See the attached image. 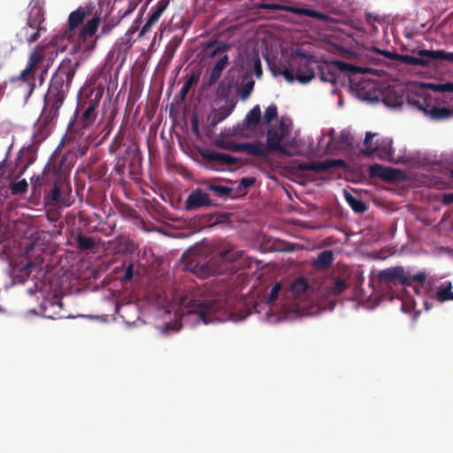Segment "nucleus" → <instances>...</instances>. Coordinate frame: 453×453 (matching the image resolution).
I'll use <instances>...</instances> for the list:
<instances>
[{
    "instance_id": "6e6d98bb",
    "label": "nucleus",
    "mask_w": 453,
    "mask_h": 453,
    "mask_svg": "<svg viewBox=\"0 0 453 453\" xmlns=\"http://www.w3.org/2000/svg\"><path fill=\"white\" fill-rule=\"evenodd\" d=\"M10 236V233L7 230V226H0V243L4 242Z\"/></svg>"
},
{
    "instance_id": "aec40b11",
    "label": "nucleus",
    "mask_w": 453,
    "mask_h": 453,
    "mask_svg": "<svg viewBox=\"0 0 453 453\" xmlns=\"http://www.w3.org/2000/svg\"><path fill=\"white\" fill-rule=\"evenodd\" d=\"M150 1V0H147V2L142 5V7L140 10V17L132 24V26L128 28L124 36L121 38V42L119 43L120 50H127L131 47L133 35L139 29L142 15L145 12Z\"/></svg>"
},
{
    "instance_id": "c03bdc74",
    "label": "nucleus",
    "mask_w": 453,
    "mask_h": 453,
    "mask_svg": "<svg viewBox=\"0 0 453 453\" xmlns=\"http://www.w3.org/2000/svg\"><path fill=\"white\" fill-rule=\"evenodd\" d=\"M89 144L88 142H79L75 148L69 150L73 158L83 157L88 150Z\"/></svg>"
},
{
    "instance_id": "79ce46f5",
    "label": "nucleus",
    "mask_w": 453,
    "mask_h": 453,
    "mask_svg": "<svg viewBox=\"0 0 453 453\" xmlns=\"http://www.w3.org/2000/svg\"><path fill=\"white\" fill-rule=\"evenodd\" d=\"M255 82L254 81H248L247 82H244L239 92L238 95L241 97L242 100H246L251 94L253 88H254Z\"/></svg>"
},
{
    "instance_id": "8fccbe9b",
    "label": "nucleus",
    "mask_w": 453,
    "mask_h": 453,
    "mask_svg": "<svg viewBox=\"0 0 453 453\" xmlns=\"http://www.w3.org/2000/svg\"><path fill=\"white\" fill-rule=\"evenodd\" d=\"M435 89L441 92H453V83L446 82L435 86Z\"/></svg>"
},
{
    "instance_id": "e433bc0d",
    "label": "nucleus",
    "mask_w": 453,
    "mask_h": 453,
    "mask_svg": "<svg viewBox=\"0 0 453 453\" xmlns=\"http://www.w3.org/2000/svg\"><path fill=\"white\" fill-rule=\"evenodd\" d=\"M216 147L227 150L232 152H240L241 143L235 142L234 141H227L224 139H217L214 142Z\"/></svg>"
},
{
    "instance_id": "a18cd8bd",
    "label": "nucleus",
    "mask_w": 453,
    "mask_h": 453,
    "mask_svg": "<svg viewBox=\"0 0 453 453\" xmlns=\"http://www.w3.org/2000/svg\"><path fill=\"white\" fill-rule=\"evenodd\" d=\"M27 182L25 180L14 182L11 186V191L12 195H22L27 190Z\"/></svg>"
},
{
    "instance_id": "bf43d9fd",
    "label": "nucleus",
    "mask_w": 453,
    "mask_h": 453,
    "mask_svg": "<svg viewBox=\"0 0 453 453\" xmlns=\"http://www.w3.org/2000/svg\"><path fill=\"white\" fill-rule=\"evenodd\" d=\"M365 16H366V20L369 23L377 19L376 17L371 12L366 13Z\"/></svg>"
},
{
    "instance_id": "2f4dec72",
    "label": "nucleus",
    "mask_w": 453,
    "mask_h": 453,
    "mask_svg": "<svg viewBox=\"0 0 453 453\" xmlns=\"http://www.w3.org/2000/svg\"><path fill=\"white\" fill-rule=\"evenodd\" d=\"M345 199L355 212L362 213L367 210L366 204L362 200L355 197L349 192H345Z\"/></svg>"
},
{
    "instance_id": "052dcab7",
    "label": "nucleus",
    "mask_w": 453,
    "mask_h": 453,
    "mask_svg": "<svg viewBox=\"0 0 453 453\" xmlns=\"http://www.w3.org/2000/svg\"><path fill=\"white\" fill-rule=\"evenodd\" d=\"M423 304H424L425 309H426V311L430 310L431 305L428 303V302H427L426 299H424V300H423Z\"/></svg>"
},
{
    "instance_id": "39448f33",
    "label": "nucleus",
    "mask_w": 453,
    "mask_h": 453,
    "mask_svg": "<svg viewBox=\"0 0 453 453\" xmlns=\"http://www.w3.org/2000/svg\"><path fill=\"white\" fill-rule=\"evenodd\" d=\"M380 54L390 59H399L403 63L410 65H420L428 67L435 61H447L453 63V52H447L442 50H419L417 51L418 56L398 55L395 52L387 50H379Z\"/></svg>"
},
{
    "instance_id": "6e6552de",
    "label": "nucleus",
    "mask_w": 453,
    "mask_h": 453,
    "mask_svg": "<svg viewBox=\"0 0 453 453\" xmlns=\"http://www.w3.org/2000/svg\"><path fill=\"white\" fill-rule=\"evenodd\" d=\"M319 78L322 81L336 83L339 73H365V69L345 63L340 60L325 61L317 65Z\"/></svg>"
},
{
    "instance_id": "f704fd0d",
    "label": "nucleus",
    "mask_w": 453,
    "mask_h": 453,
    "mask_svg": "<svg viewBox=\"0 0 453 453\" xmlns=\"http://www.w3.org/2000/svg\"><path fill=\"white\" fill-rule=\"evenodd\" d=\"M35 159L34 150L31 147L23 148L19 152L18 160L20 164H24L23 168L26 169Z\"/></svg>"
},
{
    "instance_id": "f3484780",
    "label": "nucleus",
    "mask_w": 453,
    "mask_h": 453,
    "mask_svg": "<svg viewBox=\"0 0 453 453\" xmlns=\"http://www.w3.org/2000/svg\"><path fill=\"white\" fill-rule=\"evenodd\" d=\"M345 162L342 159H326L321 162H303L298 165L300 171H312L316 173H326L336 166H343Z\"/></svg>"
},
{
    "instance_id": "7c9ffc66",
    "label": "nucleus",
    "mask_w": 453,
    "mask_h": 453,
    "mask_svg": "<svg viewBox=\"0 0 453 453\" xmlns=\"http://www.w3.org/2000/svg\"><path fill=\"white\" fill-rule=\"evenodd\" d=\"M85 19V11L80 7L76 11L70 13L68 18L69 29L72 31L81 25Z\"/></svg>"
},
{
    "instance_id": "09e8293b",
    "label": "nucleus",
    "mask_w": 453,
    "mask_h": 453,
    "mask_svg": "<svg viewBox=\"0 0 453 453\" xmlns=\"http://www.w3.org/2000/svg\"><path fill=\"white\" fill-rule=\"evenodd\" d=\"M280 291V285L275 284L270 291V294L268 296V302L273 303L274 301H276L279 296Z\"/></svg>"
},
{
    "instance_id": "b1692460",
    "label": "nucleus",
    "mask_w": 453,
    "mask_h": 453,
    "mask_svg": "<svg viewBox=\"0 0 453 453\" xmlns=\"http://www.w3.org/2000/svg\"><path fill=\"white\" fill-rule=\"evenodd\" d=\"M240 152H246L247 154L257 157H268L267 151L265 150L261 141L241 143Z\"/></svg>"
},
{
    "instance_id": "4be33fe9",
    "label": "nucleus",
    "mask_w": 453,
    "mask_h": 453,
    "mask_svg": "<svg viewBox=\"0 0 453 453\" xmlns=\"http://www.w3.org/2000/svg\"><path fill=\"white\" fill-rule=\"evenodd\" d=\"M235 105L236 102L231 99L226 102V105L214 110L210 123L211 127H215L219 123L226 119L232 113Z\"/></svg>"
},
{
    "instance_id": "6ab92c4d",
    "label": "nucleus",
    "mask_w": 453,
    "mask_h": 453,
    "mask_svg": "<svg viewBox=\"0 0 453 453\" xmlns=\"http://www.w3.org/2000/svg\"><path fill=\"white\" fill-rule=\"evenodd\" d=\"M202 156L208 161L219 163L224 165H236L240 164L239 158L221 152L206 150L202 153Z\"/></svg>"
},
{
    "instance_id": "864d4df0",
    "label": "nucleus",
    "mask_w": 453,
    "mask_h": 453,
    "mask_svg": "<svg viewBox=\"0 0 453 453\" xmlns=\"http://www.w3.org/2000/svg\"><path fill=\"white\" fill-rule=\"evenodd\" d=\"M254 73L255 75L257 77V78H260L261 75H262V65H261V62H260V59L257 58L255 61H254Z\"/></svg>"
},
{
    "instance_id": "1a4fd4ad",
    "label": "nucleus",
    "mask_w": 453,
    "mask_h": 453,
    "mask_svg": "<svg viewBox=\"0 0 453 453\" xmlns=\"http://www.w3.org/2000/svg\"><path fill=\"white\" fill-rule=\"evenodd\" d=\"M35 247V244L33 242H27L24 246L22 255L27 258L26 263L17 264L12 260L10 261L12 275L14 281L18 283H24L32 273V269L41 267L43 263V259L40 256H37L34 260L31 259L30 252L34 250Z\"/></svg>"
},
{
    "instance_id": "7ed1b4c3",
    "label": "nucleus",
    "mask_w": 453,
    "mask_h": 453,
    "mask_svg": "<svg viewBox=\"0 0 453 453\" xmlns=\"http://www.w3.org/2000/svg\"><path fill=\"white\" fill-rule=\"evenodd\" d=\"M51 59H46V47L37 45L30 53L26 67L17 76L10 79L11 83L20 82L25 84L27 89V96H31L35 88V73L42 69L41 82L44 80V74L48 72Z\"/></svg>"
},
{
    "instance_id": "680f3d73",
    "label": "nucleus",
    "mask_w": 453,
    "mask_h": 453,
    "mask_svg": "<svg viewBox=\"0 0 453 453\" xmlns=\"http://www.w3.org/2000/svg\"><path fill=\"white\" fill-rule=\"evenodd\" d=\"M7 133H8V129L7 128H4V127H0V135H4V134H5Z\"/></svg>"
},
{
    "instance_id": "4d7b16f0",
    "label": "nucleus",
    "mask_w": 453,
    "mask_h": 453,
    "mask_svg": "<svg viewBox=\"0 0 453 453\" xmlns=\"http://www.w3.org/2000/svg\"><path fill=\"white\" fill-rule=\"evenodd\" d=\"M442 203L446 205L453 203V193L444 194Z\"/></svg>"
},
{
    "instance_id": "473e14b6",
    "label": "nucleus",
    "mask_w": 453,
    "mask_h": 453,
    "mask_svg": "<svg viewBox=\"0 0 453 453\" xmlns=\"http://www.w3.org/2000/svg\"><path fill=\"white\" fill-rule=\"evenodd\" d=\"M200 74L198 73L193 72L189 75H187V80L180 90L179 96L180 99H184L188 94L192 86L199 81Z\"/></svg>"
},
{
    "instance_id": "dca6fc26",
    "label": "nucleus",
    "mask_w": 453,
    "mask_h": 453,
    "mask_svg": "<svg viewBox=\"0 0 453 453\" xmlns=\"http://www.w3.org/2000/svg\"><path fill=\"white\" fill-rule=\"evenodd\" d=\"M48 184H52V187L50 188V191L46 196L47 199L54 204H61L65 206L68 205V203H65V199L62 197L61 195L62 192L65 191V189L70 190L68 181L63 177H58L51 179L50 182L42 184V186Z\"/></svg>"
},
{
    "instance_id": "f03ea898",
    "label": "nucleus",
    "mask_w": 453,
    "mask_h": 453,
    "mask_svg": "<svg viewBox=\"0 0 453 453\" xmlns=\"http://www.w3.org/2000/svg\"><path fill=\"white\" fill-rule=\"evenodd\" d=\"M180 306L186 314H194L204 324L219 320V312L223 309L221 301L211 296L194 293L180 299Z\"/></svg>"
},
{
    "instance_id": "20e7f679",
    "label": "nucleus",
    "mask_w": 453,
    "mask_h": 453,
    "mask_svg": "<svg viewBox=\"0 0 453 453\" xmlns=\"http://www.w3.org/2000/svg\"><path fill=\"white\" fill-rule=\"evenodd\" d=\"M43 4V0H32L30 2L27 22L16 34L19 42L31 44L40 38L42 32L46 31L43 25L45 21Z\"/></svg>"
},
{
    "instance_id": "e2e57ef3",
    "label": "nucleus",
    "mask_w": 453,
    "mask_h": 453,
    "mask_svg": "<svg viewBox=\"0 0 453 453\" xmlns=\"http://www.w3.org/2000/svg\"><path fill=\"white\" fill-rule=\"evenodd\" d=\"M450 175H451V177L453 178V168H452V169H451V171H450Z\"/></svg>"
},
{
    "instance_id": "bb28decb",
    "label": "nucleus",
    "mask_w": 453,
    "mask_h": 453,
    "mask_svg": "<svg viewBox=\"0 0 453 453\" xmlns=\"http://www.w3.org/2000/svg\"><path fill=\"white\" fill-rule=\"evenodd\" d=\"M76 248L81 251H87L95 249L97 246L96 242L91 236L78 234L76 238Z\"/></svg>"
},
{
    "instance_id": "4c0bfd02",
    "label": "nucleus",
    "mask_w": 453,
    "mask_h": 453,
    "mask_svg": "<svg viewBox=\"0 0 453 453\" xmlns=\"http://www.w3.org/2000/svg\"><path fill=\"white\" fill-rule=\"evenodd\" d=\"M206 188L210 191L214 192L219 197H227L231 195L233 190L232 188L221 186L214 183H209L206 185Z\"/></svg>"
},
{
    "instance_id": "cd10ccee",
    "label": "nucleus",
    "mask_w": 453,
    "mask_h": 453,
    "mask_svg": "<svg viewBox=\"0 0 453 453\" xmlns=\"http://www.w3.org/2000/svg\"><path fill=\"white\" fill-rule=\"evenodd\" d=\"M334 260V253L332 250H327L320 252L317 258L313 261V265L319 269L327 268Z\"/></svg>"
},
{
    "instance_id": "c9c22d12",
    "label": "nucleus",
    "mask_w": 453,
    "mask_h": 453,
    "mask_svg": "<svg viewBox=\"0 0 453 453\" xmlns=\"http://www.w3.org/2000/svg\"><path fill=\"white\" fill-rule=\"evenodd\" d=\"M348 288L346 280L336 278L333 284L328 288L327 293L329 296H340Z\"/></svg>"
},
{
    "instance_id": "f8f14e48",
    "label": "nucleus",
    "mask_w": 453,
    "mask_h": 453,
    "mask_svg": "<svg viewBox=\"0 0 453 453\" xmlns=\"http://www.w3.org/2000/svg\"><path fill=\"white\" fill-rule=\"evenodd\" d=\"M297 60L295 61L296 65V78L303 84L308 83L315 77V68L318 62L313 56H307L303 52H297Z\"/></svg>"
},
{
    "instance_id": "9b49d317",
    "label": "nucleus",
    "mask_w": 453,
    "mask_h": 453,
    "mask_svg": "<svg viewBox=\"0 0 453 453\" xmlns=\"http://www.w3.org/2000/svg\"><path fill=\"white\" fill-rule=\"evenodd\" d=\"M288 134L289 128L283 121L279 123L278 128H269L266 132V146L265 147L267 156L272 152H279L283 156L290 157V151L281 144Z\"/></svg>"
},
{
    "instance_id": "a878e982",
    "label": "nucleus",
    "mask_w": 453,
    "mask_h": 453,
    "mask_svg": "<svg viewBox=\"0 0 453 453\" xmlns=\"http://www.w3.org/2000/svg\"><path fill=\"white\" fill-rule=\"evenodd\" d=\"M394 170L388 167L382 166L378 164H374L370 166L369 173L371 177H380L383 180H393Z\"/></svg>"
},
{
    "instance_id": "603ef678",
    "label": "nucleus",
    "mask_w": 453,
    "mask_h": 453,
    "mask_svg": "<svg viewBox=\"0 0 453 453\" xmlns=\"http://www.w3.org/2000/svg\"><path fill=\"white\" fill-rule=\"evenodd\" d=\"M133 276H134V265L130 264L127 265V267L125 270L123 280L129 281L132 280Z\"/></svg>"
},
{
    "instance_id": "5701e85b",
    "label": "nucleus",
    "mask_w": 453,
    "mask_h": 453,
    "mask_svg": "<svg viewBox=\"0 0 453 453\" xmlns=\"http://www.w3.org/2000/svg\"><path fill=\"white\" fill-rule=\"evenodd\" d=\"M229 58L226 54L220 57L210 72L206 86L211 87L218 82L222 75L223 70L228 65Z\"/></svg>"
},
{
    "instance_id": "58836bf2",
    "label": "nucleus",
    "mask_w": 453,
    "mask_h": 453,
    "mask_svg": "<svg viewBox=\"0 0 453 453\" xmlns=\"http://www.w3.org/2000/svg\"><path fill=\"white\" fill-rule=\"evenodd\" d=\"M309 288V284L304 278L296 279L291 285V291L295 296L305 293Z\"/></svg>"
},
{
    "instance_id": "3c124183",
    "label": "nucleus",
    "mask_w": 453,
    "mask_h": 453,
    "mask_svg": "<svg viewBox=\"0 0 453 453\" xmlns=\"http://www.w3.org/2000/svg\"><path fill=\"white\" fill-rule=\"evenodd\" d=\"M256 180L254 177H244L240 180V187L242 188H249L251 187L255 183Z\"/></svg>"
},
{
    "instance_id": "f257e3e1",
    "label": "nucleus",
    "mask_w": 453,
    "mask_h": 453,
    "mask_svg": "<svg viewBox=\"0 0 453 453\" xmlns=\"http://www.w3.org/2000/svg\"><path fill=\"white\" fill-rule=\"evenodd\" d=\"M79 65V62H73L71 58H65L54 72L44 96L42 111L35 124L39 129L48 128L58 119V111L69 92Z\"/></svg>"
},
{
    "instance_id": "37998d69",
    "label": "nucleus",
    "mask_w": 453,
    "mask_h": 453,
    "mask_svg": "<svg viewBox=\"0 0 453 453\" xmlns=\"http://www.w3.org/2000/svg\"><path fill=\"white\" fill-rule=\"evenodd\" d=\"M142 0H127V6L119 10V15L123 19L133 12Z\"/></svg>"
},
{
    "instance_id": "0eeeda50",
    "label": "nucleus",
    "mask_w": 453,
    "mask_h": 453,
    "mask_svg": "<svg viewBox=\"0 0 453 453\" xmlns=\"http://www.w3.org/2000/svg\"><path fill=\"white\" fill-rule=\"evenodd\" d=\"M72 153L69 151L65 153L57 165L52 167H45L42 174L31 178L34 188L41 187L53 178L63 177L67 180L68 173L74 165Z\"/></svg>"
},
{
    "instance_id": "ea45409f",
    "label": "nucleus",
    "mask_w": 453,
    "mask_h": 453,
    "mask_svg": "<svg viewBox=\"0 0 453 453\" xmlns=\"http://www.w3.org/2000/svg\"><path fill=\"white\" fill-rule=\"evenodd\" d=\"M211 261H210L208 264H203L202 265L196 266L195 273L197 274V276L201 278H207L211 274H213L217 273V269L211 267Z\"/></svg>"
},
{
    "instance_id": "5fc2aeb1",
    "label": "nucleus",
    "mask_w": 453,
    "mask_h": 453,
    "mask_svg": "<svg viewBox=\"0 0 453 453\" xmlns=\"http://www.w3.org/2000/svg\"><path fill=\"white\" fill-rule=\"evenodd\" d=\"M282 74L285 78V80L288 82H292L294 81L295 80H296V76L294 75L293 73V71L288 69V68H285L282 72Z\"/></svg>"
},
{
    "instance_id": "4468645a",
    "label": "nucleus",
    "mask_w": 453,
    "mask_h": 453,
    "mask_svg": "<svg viewBox=\"0 0 453 453\" xmlns=\"http://www.w3.org/2000/svg\"><path fill=\"white\" fill-rule=\"evenodd\" d=\"M257 9H265V10H271V11H284L288 12H291L294 14H297L300 16H307L311 18L317 19L319 20L326 21L328 19V16L323 12L307 9V8H301V7H295L286 4H257Z\"/></svg>"
},
{
    "instance_id": "c85d7f7f",
    "label": "nucleus",
    "mask_w": 453,
    "mask_h": 453,
    "mask_svg": "<svg viewBox=\"0 0 453 453\" xmlns=\"http://www.w3.org/2000/svg\"><path fill=\"white\" fill-rule=\"evenodd\" d=\"M434 299L441 303L453 300L452 283L449 281L446 285H441L436 290Z\"/></svg>"
},
{
    "instance_id": "9d476101",
    "label": "nucleus",
    "mask_w": 453,
    "mask_h": 453,
    "mask_svg": "<svg viewBox=\"0 0 453 453\" xmlns=\"http://www.w3.org/2000/svg\"><path fill=\"white\" fill-rule=\"evenodd\" d=\"M376 136L377 134L366 132L364 142L365 148L361 150V153L367 156L376 155L380 160L392 161L394 158L392 140L388 137L377 138L372 146V141Z\"/></svg>"
},
{
    "instance_id": "72a5a7b5",
    "label": "nucleus",
    "mask_w": 453,
    "mask_h": 453,
    "mask_svg": "<svg viewBox=\"0 0 453 453\" xmlns=\"http://www.w3.org/2000/svg\"><path fill=\"white\" fill-rule=\"evenodd\" d=\"M261 119V111L258 105L252 108L246 115L244 126L256 127Z\"/></svg>"
},
{
    "instance_id": "a211bd4d",
    "label": "nucleus",
    "mask_w": 453,
    "mask_h": 453,
    "mask_svg": "<svg viewBox=\"0 0 453 453\" xmlns=\"http://www.w3.org/2000/svg\"><path fill=\"white\" fill-rule=\"evenodd\" d=\"M170 1L171 0H159L157 3L155 7L152 9L151 12L149 14L146 23L141 28L138 39L145 35L150 30L151 27L158 21L161 15L166 10Z\"/></svg>"
},
{
    "instance_id": "ddd939ff",
    "label": "nucleus",
    "mask_w": 453,
    "mask_h": 453,
    "mask_svg": "<svg viewBox=\"0 0 453 453\" xmlns=\"http://www.w3.org/2000/svg\"><path fill=\"white\" fill-rule=\"evenodd\" d=\"M410 275H406L404 268L402 266L388 267L379 272L378 279L380 282L386 287H391L397 284L409 285Z\"/></svg>"
},
{
    "instance_id": "393cba45",
    "label": "nucleus",
    "mask_w": 453,
    "mask_h": 453,
    "mask_svg": "<svg viewBox=\"0 0 453 453\" xmlns=\"http://www.w3.org/2000/svg\"><path fill=\"white\" fill-rule=\"evenodd\" d=\"M419 109L426 113L434 120L446 119L453 116V111L447 107L432 106L429 108L428 106H419Z\"/></svg>"
},
{
    "instance_id": "a19ab883",
    "label": "nucleus",
    "mask_w": 453,
    "mask_h": 453,
    "mask_svg": "<svg viewBox=\"0 0 453 453\" xmlns=\"http://www.w3.org/2000/svg\"><path fill=\"white\" fill-rule=\"evenodd\" d=\"M215 44H216V42H212L211 44H210L208 46L207 55L210 58H214L218 54L225 52L229 48V46L227 44H226V43H221V44H219V45H215Z\"/></svg>"
},
{
    "instance_id": "13d9d810",
    "label": "nucleus",
    "mask_w": 453,
    "mask_h": 453,
    "mask_svg": "<svg viewBox=\"0 0 453 453\" xmlns=\"http://www.w3.org/2000/svg\"><path fill=\"white\" fill-rule=\"evenodd\" d=\"M191 127L194 134H199L198 119L196 117H194L191 120Z\"/></svg>"
},
{
    "instance_id": "de8ad7c7",
    "label": "nucleus",
    "mask_w": 453,
    "mask_h": 453,
    "mask_svg": "<svg viewBox=\"0 0 453 453\" xmlns=\"http://www.w3.org/2000/svg\"><path fill=\"white\" fill-rule=\"evenodd\" d=\"M278 115L277 107L274 104L268 106L265 111L264 119L266 123H270Z\"/></svg>"
},
{
    "instance_id": "2eb2a0df",
    "label": "nucleus",
    "mask_w": 453,
    "mask_h": 453,
    "mask_svg": "<svg viewBox=\"0 0 453 453\" xmlns=\"http://www.w3.org/2000/svg\"><path fill=\"white\" fill-rule=\"evenodd\" d=\"M216 203L210 198L208 193L202 188L194 189L188 196L185 202L187 211H195L199 208L212 207Z\"/></svg>"
},
{
    "instance_id": "412c9836",
    "label": "nucleus",
    "mask_w": 453,
    "mask_h": 453,
    "mask_svg": "<svg viewBox=\"0 0 453 453\" xmlns=\"http://www.w3.org/2000/svg\"><path fill=\"white\" fill-rule=\"evenodd\" d=\"M411 282L406 287H411L417 296L423 297L429 289V284L426 283V274L424 272H418L413 275H410Z\"/></svg>"
},
{
    "instance_id": "423d86ee",
    "label": "nucleus",
    "mask_w": 453,
    "mask_h": 453,
    "mask_svg": "<svg viewBox=\"0 0 453 453\" xmlns=\"http://www.w3.org/2000/svg\"><path fill=\"white\" fill-rule=\"evenodd\" d=\"M103 96V91L91 90L88 95L79 98L76 112H81L80 123L83 128L91 127L97 117V108Z\"/></svg>"
},
{
    "instance_id": "c756f323",
    "label": "nucleus",
    "mask_w": 453,
    "mask_h": 453,
    "mask_svg": "<svg viewBox=\"0 0 453 453\" xmlns=\"http://www.w3.org/2000/svg\"><path fill=\"white\" fill-rule=\"evenodd\" d=\"M97 27V19H92L89 21H88L80 32L79 40L85 41L88 37H92L96 34Z\"/></svg>"
},
{
    "instance_id": "49530a36",
    "label": "nucleus",
    "mask_w": 453,
    "mask_h": 453,
    "mask_svg": "<svg viewBox=\"0 0 453 453\" xmlns=\"http://www.w3.org/2000/svg\"><path fill=\"white\" fill-rule=\"evenodd\" d=\"M338 142L350 148L354 145V137L349 132L342 131L338 137Z\"/></svg>"
}]
</instances>
